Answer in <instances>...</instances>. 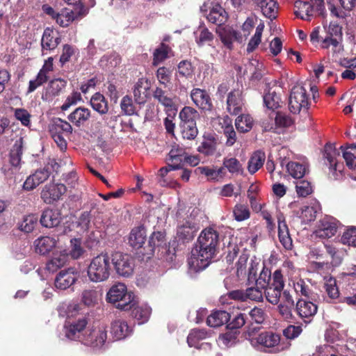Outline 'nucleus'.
<instances>
[{"mask_svg": "<svg viewBox=\"0 0 356 356\" xmlns=\"http://www.w3.org/2000/svg\"><path fill=\"white\" fill-rule=\"evenodd\" d=\"M218 242L219 236L215 229L207 228L202 231L188 259L189 268L194 272L204 270L215 256Z\"/></svg>", "mask_w": 356, "mask_h": 356, "instance_id": "nucleus-1", "label": "nucleus"}, {"mask_svg": "<svg viewBox=\"0 0 356 356\" xmlns=\"http://www.w3.org/2000/svg\"><path fill=\"white\" fill-rule=\"evenodd\" d=\"M42 10L62 27H67L72 22L80 20L88 13L87 8L82 5L79 7H74L73 9L65 8L60 12L56 11L48 5H44Z\"/></svg>", "mask_w": 356, "mask_h": 356, "instance_id": "nucleus-2", "label": "nucleus"}, {"mask_svg": "<svg viewBox=\"0 0 356 356\" xmlns=\"http://www.w3.org/2000/svg\"><path fill=\"white\" fill-rule=\"evenodd\" d=\"M106 300L116 304V307L127 310L136 305L135 296L128 291L127 286L121 282L113 284L106 293Z\"/></svg>", "mask_w": 356, "mask_h": 356, "instance_id": "nucleus-3", "label": "nucleus"}, {"mask_svg": "<svg viewBox=\"0 0 356 356\" xmlns=\"http://www.w3.org/2000/svg\"><path fill=\"white\" fill-rule=\"evenodd\" d=\"M111 271V258L107 254L102 253L91 260L87 274L91 282H101L108 279Z\"/></svg>", "mask_w": 356, "mask_h": 356, "instance_id": "nucleus-4", "label": "nucleus"}, {"mask_svg": "<svg viewBox=\"0 0 356 356\" xmlns=\"http://www.w3.org/2000/svg\"><path fill=\"white\" fill-rule=\"evenodd\" d=\"M249 340L254 348L263 351L273 348L274 351L279 352L287 347L281 342L280 335L270 332H261Z\"/></svg>", "mask_w": 356, "mask_h": 356, "instance_id": "nucleus-5", "label": "nucleus"}, {"mask_svg": "<svg viewBox=\"0 0 356 356\" xmlns=\"http://www.w3.org/2000/svg\"><path fill=\"white\" fill-rule=\"evenodd\" d=\"M111 260L120 276L128 277L133 275L135 264L131 255L117 252L112 254Z\"/></svg>", "mask_w": 356, "mask_h": 356, "instance_id": "nucleus-6", "label": "nucleus"}, {"mask_svg": "<svg viewBox=\"0 0 356 356\" xmlns=\"http://www.w3.org/2000/svg\"><path fill=\"white\" fill-rule=\"evenodd\" d=\"M309 98L305 88L302 86H295L289 99V109L294 114L299 113L302 109L307 110Z\"/></svg>", "mask_w": 356, "mask_h": 356, "instance_id": "nucleus-7", "label": "nucleus"}, {"mask_svg": "<svg viewBox=\"0 0 356 356\" xmlns=\"http://www.w3.org/2000/svg\"><path fill=\"white\" fill-rule=\"evenodd\" d=\"M309 2L298 1L295 3L294 13L304 20H309L315 11L322 15L324 10L323 0H310Z\"/></svg>", "mask_w": 356, "mask_h": 356, "instance_id": "nucleus-8", "label": "nucleus"}, {"mask_svg": "<svg viewBox=\"0 0 356 356\" xmlns=\"http://www.w3.org/2000/svg\"><path fill=\"white\" fill-rule=\"evenodd\" d=\"M107 339V332L104 326L88 329L81 339V341L86 346L95 350L102 349Z\"/></svg>", "mask_w": 356, "mask_h": 356, "instance_id": "nucleus-9", "label": "nucleus"}, {"mask_svg": "<svg viewBox=\"0 0 356 356\" xmlns=\"http://www.w3.org/2000/svg\"><path fill=\"white\" fill-rule=\"evenodd\" d=\"M79 277V273L74 268L61 270L55 277L54 286L57 290L65 291L70 289Z\"/></svg>", "mask_w": 356, "mask_h": 356, "instance_id": "nucleus-10", "label": "nucleus"}, {"mask_svg": "<svg viewBox=\"0 0 356 356\" xmlns=\"http://www.w3.org/2000/svg\"><path fill=\"white\" fill-rule=\"evenodd\" d=\"M338 221L332 216H325L318 222L314 234L320 238H329L335 235L337 231Z\"/></svg>", "mask_w": 356, "mask_h": 356, "instance_id": "nucleus-11", "label": "nucleus"}, {"mask_svg": "<svg viewBox=\"0 0 356 356\" xmlns=\"http://www.w3.org/2000/svg\"><path fill=\"white\" fill-rule=\"evenodd\" d=\"M327 36L323 41V47L328 48L333 47L334 52H339L342 50L341 40L342 36L341 27L337 23L331 22L327 29Z\"/></svg>", "mask_w": 356, "mask_h": 356, "instance_id": "nucleus-12", "label": "nucleus"}, {"mask_svg": "<svg viewBox=\"0 0 356 356\" xmlns=\"http://www.w3.org/2000/svg\"><path fill=\"white\" fill-rule=\"evenodd\" d=\"M248 257L249 255L247 253H242L240 255L238 260L236 262V274L237 279L235 280L236 282L244 278L247 275V273L248 275V280L254 279L257 274L259 263L252 260L250 263L248 271H247V263Z\"/></svg>", "mask_w": 356, "mask_h": 356, "instance_id": "nucleus-13", "label": "nucleus"}, {"mask_svg": "<svg viewBox=\"0 0 356 356\" xmlns=\"http://www.w3.org/2000/svg\"><path fill=\"white\" fill-rule=\"evenodd\" d=\"M51 172L49 168H43L35 170L25 179L22 189L25 191H31L40 184L44 182L49 177Z\"/></svg>", "mask_w": 356, "mask_h": 356, "instance_id": "nucleus-14", "label": "nucleus"}, {"mask_svg": "<svg viewBox=\"0 0 356 356\" xmlns=\"http://www.w3.org/2000/svg\"><path fill=\"white\" fill-rule=\"evenodd\" d=\"M340 152L332 144H327L324 148V158L327 161L326 165H329L330 171L332 173L334 179H338L339 173H341L342 165L338 163L337 158L339 156Z\"/></svg>", "mask_w": 356, "mask_h": 356, "instance_id": "nucleus-15", "label": "nucleus"}, {"mask_svg": "<svg viewBox=\"0 0 356 356\" xmlns=\"http://www.w3.org/2000/svg\"><path fill=\"white\" fill-rule=\"evenodd\" d=\"M66 192V187L63 184H50L46 185L41 191L40 197L46 204H53L60 200Z\"/></svg>", "mask_w": 356, "mask_h": 356, "instance_id": "nucleus-16", "label": "nucleus"}, {"mask_svg": "<svg viewBox=\"0 0 356 356\" xmlns=\"http://www.w3.org/2000/svg\"><path fill=\"white\" fill-rule=\"evenodd\" d=\"M216 33L223 44L229 49H232L234 42L243 41L241 33L229 26H218Z\"/></svg>", "mask_w": 356, "mask_h": 356, "instance_id": "nucleus-17", "label": "nucleus"}, {"mask_svg": "<svg viewBox=\"0 0 356 356\" xmlns=\"http://www.w3.org/2000/svg\"><path fill=\"white\" fill-rule=\"evenodd\" d=\"M149 245L152 248V253L155 254L157 252L158 256H162L169 250L166 243L165 234L163 232H153L149 237Z\"/></svg>", "mask_w": 356, "mask_h": 356, "instance_id": "nucleus-18", "label": "nucleus"}, {"mask_svg": "<svg viewBox=\"0 0 356 356\" xmlns=\"http://www.w3.org/2000/svg\"><path fill=\"white\" fill-rule=\"evenodd\" d=\"M296 309L298 315L305 322H309L311 318L316 314L318 307L314 302L301 299L297 302Z\"/></svg>", "mask_w": 356, "mask_h": 356, "instance_id": "nucleus-19", "label": "nucleus"}, {"mask_svg": "<svg viewBox=\"0 0 356 356\" xmlns=\"http://www.w3.org/2000/svg\"><path fill=\"white\" fill-rule=\"evenodd\" d=\"M277 223L280 242L286 250H290L293 248V242L283 214L277 215Z\"/></svg>", "mask_w": 356, "mask_h": 356, "instance_id": "nucleus-20", "label": "nucleus"}, {"mask_svg": "<svg viewBox=\"0 0 356 356\" xmlns=\"http://www.w3.org/2000/svg\"><path fill=\"white\" fill-rule=\"evenodd\" d=\"M86 325L87 321L83 318L72 323L65 324L64 327L65 337L70 340L80 339L81 341L84 335L82 334V331H83Z\"/></svg>", "mask_w": 356, "mask_h": 356, "instance_id": "nucleus-21", "label": "nucleus"}, {"mask_svg": "<svg viewBox=\"0 0 356 356\" xmlns=\"http://www.w3.org/2000/svg\"><path fill=\"white\" fill-rule=\"evenodd\" d=\"M191 97L193 103L202 110H210L212 104L211 98L206 90L194 88L191 92Z\"/></svg>", "mask_w": 356, "mask_h": 356, "instance_id": "nucleus-22", "label": "nucleus"}, {"mask_svg": "<svg viewBox=\"0 0 356 356\" xmlns=\"http://www.w3.org/2000/svg\"><path fill=\"white\" fill-rule=\"evenodd\" d=\"M61 220V213L58 209H47L40 217V223L43 227L51 228L58 226Z\"/></svg>", "mask_w": 356, "mask_h": 356, "instance_id": "nucleus-23", "label": "nucleus"}, {"mask_svg": "<svg viewBox=\"0 0 356 356\" xmlns=\"http://www.w3.org/2000/svg\"><path fill=\"white\" fill-rule=\"evenodd\" d=\"M132 330L127 323L122 319L113 321L111 325V334L114 339L121 340L128 337Z\"/></svg>", "mask_w": 356, "mask_h": 356, "instance_id": "nucleus-24", "label": "nucleus"}, {"mask_svg": "<svg viewBox=\"0 0 356 356\" xmlns=\"http://www.w3.org/2000/svg\"><path fill=\"white\" fill-rule=\"evenodd\" d=\"M68 260V254L65 251L54 252L51 258L46 264V269L51 273L56 272L58 269L64 267Z\"/></svg>", "mask_w": 356, "mask_h": 356, "instance_id": "nucleus-25", "label": "nucleus"}, {"mask_svg": "<svg viewBox=\"0 0 356 356\" xmlns=\"http://www.w3.org/2000/svg\"><path fill=\"white\" fill-rule=\"evenodd\" d=\"M241 95L239 90H235L229 93L227 99V109L230 114L237 115L242 111L243 103Z\"/></svg>", "mask_w": 356, "mask_h": 356, "instance_id": "nucleus-26", "label": "nucleus"}, {"mask_svg": "<svg viewBox=\"0 0 356 356\" xmlns=\"http://www.w3.org/2000/svg\"><path fill=\"white\" fill-rule=\"evenodd\" d=\"M261 9L263 15L269 19H275L278 12V3L275 0H251Z\"/></svg>", "mask_w": 356, "mask_h": 356, "instance_id": "nucleus-27", "label": "nucleus"}, {"mask_svg": "<svg viewBox=\"0 0 356 356\" xmlns=\"http://www.w3.org/2000/svg\"><path fill=\"white\" fill-rule=\"evenodd\" d=\"M195 172L204 175L209 181H219L226 176L224 168H210L209 166H200L195 169Z\"/></svg>", "mask_w": 356, "mask_h": 356, "instance_id": "nucleus-28", "label": "nucleus"}, {"mask_svg": "<svg viewBox=\"0 0 356 356\" xmlns=\"http://www.w3.org/2000/svg\"><path fill=\"white\" fill-rule=\"evenodd\" d=\"M59 42L60 38L58 37L56 33L51 29H46L41 40L43 54H45V51L53 50L56 48Z\"/></svg>", "mask_w": 356, "mask_h": 356, "instance_id": "nucleus-29", "label": "nucleus"}, {"mask_svg": "<svg viewBox=\"0 0 356 356\" xmlns=\"http://www.w3.org/2000/svg\"><path fill=\"white\" fill-rule=\"evenodd\" d=\"M294 307V300L287 290L284 291L283 297L277 309L283 318L289 320L292 317V309Z\"/></svg>", "mask_w": 356, "mask_h": 356, "instance_id": "nucleus-30", "label": "nucleus"}, {"mask_svg": "<svg viewBox=\"0 0 356 356\" xmlns=\"http://www.w3.org/2000/svg\"><path fill=\"white\" fill-rule=\"evenodd\" d=\"M198 230L197 224L195 222L186 220L177 227V236L179 239L191 241Z\"/></svg>", "mask_w": 356, "mask_h": 356, "instance_id": "nucleus-31", "label": "nucleus"}, {"mask_svg": "<svg viewBox=\"0 0 356 356\" xmlns=\"http://www.w3.org/2000/svg\"><path fill=\"white\" fill-rule=\"evenodd\" d=\"M185 151L178 145H172L169 154L168 161H169V167L171 169H179L181 168L183 162V156L184 157Z\"/></svg>", "mask_w": 356, "mask_h": 356, "instance_id": "nucleus-32", "label": "nucleus"}, {"mask_svg": "<svg viewBox=\"0 0 356 356\" xmlns=\"http://www.w3.org/2000/svg\"><path fill=\"white\" fill-rule=\"evenodd\" d=\"M207 333L203 330H193L189 333L187 342L189 346L195 347L197 348H210L208 343H202L199 345V341L207 338Z\"/></svg>", "mask_w": 356, "mask_h": 356, "instance_id": "nucleus-33", "label": "nucleus"}, {"mask_svg": "<svg viewBox=\"0 0 356 356\" xmlns=\"http://www.w3.org/2000/svg\"><path fill=\"white\" fill-rule=\"evenodd\" d=\"M66 81L62 79H56L50 81L46 92L42 95V99L46 101L51 100L57 96L65 87Z\"/></svg>", "mask_w": 356, "mask_h": 356, "instance_id": "nucleus-34", "label": "nucleus"}, {"mask_svg": "<svg viewBox=\"0 0 356 356\" xmlns=\"http://www.w3.org/2000/svg\"><path fill=\"white\" fill-rule=\"evenodd\" d=\"M146 240V232L143 227L134 228L129 236V245L135 249L141 248Z\"/></svg>", "mask_w": 356, "mask_h": 356, "instance_id": "nucleus-35", "label": "nucleus"}, {"mask_svg": "<svg viewBox=\"0 0 356 356\" xmlns=\"http://www.w3.org/2000/svg\"><path fill=\"white\" fill-rule=\"evenodd\" d=\"M221 168H224L225 171L227 170L232 175H241L244 172L242 163L235 157H225Z\"/></svg>", "mask_w": 356, "mask_h": 356, "instance_id": "nucleus-36", "label": "nucleus"}, {"mask_svg": "<svg viewBox=\"0 0 356 356\" xmlns=\"http://www.w3.org/2000/svg\"><path fill=\"white\" fill-rule=\"evenodd\" d=\"M207 18L210 22L221 26L220 25L226 21L227 15L225 10L221 6L214 4L210 9Z\"/></svg>", "mask_w": 356, "mask_h": 356, "instance_id": "nucleus-37", "label": "nucleus"}, {"mask_svg": "<svg viewBox=\"0 0 356 356\" xmlns=\"http://www.w3.org/2000/svg\"><path fill=\"white\" fill-rule=\"evenodd\" d=\"M229 318L230 316L228 312L216 311L207 317V323L210 327H217L227 323Z\"/></svg>", "mask_w": 356, "mask_h": 356, "instance_id": "nucleus-38", "label": "nucleus"}, {"mask_svg": "<svg viewBox=\"0 0 356 356\" xmlns=\"http://www.w3.org/2000/svg\"><path fill=\"white\" fill-rule=\"evenodd\" d=\"M56 241L49 236H43L34 242L35 252L40 254H45L55 247Z\"/></svg>", "mask_w": 356, "mask_h": 356, "instance_id": "nucleus-39", "label": "nucleus"}, {"mask_svg": "<svg viewBox=\"0 0 356 356\" xmlns=\"http://www.w3.org/2000/svg\"><path fill=\"white\" fill-rule=\"evenodd\" d=\"M266 159L265 154L261 151H256L250 156L248 163V170L250 174H254L264 165Z\"/></svg>", "mask_w": 356, "mask_h": 356, "instance_id": "nucleus-40", "label": "nucleus"}, {"mask_svg": "<svg viewBox=\"0 0 356 356\" xmlns=\"http://www.w3.org/2000/svg\"><path fill=\"white\" fill-rule=\"evenodd\" d=\"M90 115V111L88 108L79 107L69 115L68 120L74 125L79 127L89 119Z\"/></svg>", "mask_w": 356, "mask_h": 356, "instance_id": "nucleus-41", "label": "nucleus"}, {"mask_svg": "<svg viewBox=\"0 0 356 356\" xmlns=\"http://www.w3.org/2000/svg\"><path fill=\"white\" fill-rule=\"evenodd\" d=\"M148 86L146 81L141 79H139L135 84L134 88V96L135 101L138 104H143L145 102L147 97Z\"/></svg>", "mask_w": 356, "mask_h": 356, "instance_id": "nucleus-42", "label": "nucleus"}, {"mask_svg": "<svg viewBox=\"0 0 356 356\" xmlns=\"http://www.w3.org/2000/svg\"><path fill=\"white\" fill-rule=\"evenodd\" d=\"M265 106L271 110H275L280 106L282 102L280 95L276 89L270 88L264 96Z\"/></svg>", "mask_w": 356, "mask_h": 356, "instance_id": "nucleus-43", "label": "nucleus"}, {"mask_svg": "<svg viewBox=\"0 0 356 356\" xmlns=\"http://www.w3.org/2000/svg\"><path fill=\"white\" fill-rule=\"evenodd\" d=\"M319 209V205L317 203H313L310 205L304 206L301 209L300 218L305 223L313 221L316 219V214Z\"/></svg>", "mask_w": 356, "mask_h": 356, "instance_id": "nucleus-44", "label": "nucleus"}, {"mask_svg": "<svg viewBox=\"0 0 356 356\" xmlns=\"http://www.w3.org/2000/svg\"><path fill=\"white\" fill-rule=\"evenodd\" d=\"M289 286H292L295 292L300 296H309V287L305 283V282L300 278L294 276L289 279Z\"/></svg>", "mask_w": 356, "mask_h": 356, "instance_id": "nucleus-45", "label": "nucleus"}, {"mask_svg": "<svg viewBox=\"0 0 356 356\" xmlns=\"http://www.w3.org/2000/svg\"><path fill=\"white\" fill-rule=\"evenodd\" d=\"M293 124V120L288 115L277 113L275 117V123L271 124H266L263 122L265 130L270 131L275 127H288Z\"/></svg>", "mask_w": 356, "mask_h": 356, "instance_id": "nucleus-46", "label": "nucleus"}, {"mask_svg": "<svg viewBox=\"0 0 356 356\" xmlns=\"http://www.w3.org/2000/svg\"><path fill=\"white\" fill-rule=\"evenodd\" d=\"M232 122V120L228 116L220 119V123L222 124L224 134L227 138V144L229 146L232 145L236 141V133L234 130Z\"/></svg>", "mask_w": 356, "mask_h": 356, "instance_id": "nucleus-47", "label": "nucleus"}, {"mask_svg": "<svg viewBox=\"0 0 356 356\" xmlns=\"http://www.w3.org/2000/svg\"><path fill=\"white\" fill-rule=\"evenodd\" d=\"M287 170L293 178L300 179L306 174L308 166L306 163L290 162L287 164Z\"/></svg>", "mask_w": 356, "mask_h": 356, "instance_id": "nucleus-48", "label": "nucleus"}, {"mask_svg": "<svg viewBox=\"0 0 356 356\" xmlns=\"http://www.w3.org/2000/svg\"><path fill=\"white\" fill-rule=\"evenodd\" d=\"M152 309L149 306L147 305H142L136 307L132 312V314L138 321V324H143L148 321Z\"/></svg>", "mask_w": 356, "mask_h": 356, "instance_id": "nucleus-49", "label": "nucleus"}, {"mask_svg": "<svg viewBox=\"0 0 356 356\" xmlns=\"http://www.w3.org/2000/svg\"><path fill=\"white\" fill-rule=\"evenodd\" d=\"M265 25L263 22H260V23L257 26L255 33L254 35L250 40L248 46H247V51L248 53L252 52L256 48L259 46L261 41V35L264 31Z\"/></svg>", "mask_w": 356, "mask_h": 356, "instance_id": "nucleus-50", "label": "nucleus"}, {"mask_svg": "<svg viewBox=\"0 0 356 356\" xmlns=\"http://www.w3.org/2000/svg\"><path fill=\"white\" fill-rule=\"evenodd\" d=\"M100 300L99 292L94 289L84 290L82 293V302L87 307H95Z\"/></svg>", "mask_w": 356, "mask_h": 356, "instance_id": "nucleus-51", "label": "nucleus"}, {"mask_svg": "<svg viewBox=\"0 0 356 356\" xmlns=\"http://www.w3.org/2000/svg\"><path fill=\"white\" fill-rule=\"evenodd\" d=\"M342 150L343 157L346 161V165L350 169L356 168V149L354 145L343 148V146L340 147Z\"/></svg>", "mask_w": 356, "mask_h": 356, "instance_id": "nucleus-52", "label": "nucleus"}, {"mask_svg": "<svg viewBox=\"0 0 356 356\" xmlns=\"http://www.w3.org/2000/svg\"><path fill=\"white\" fill-rule=\"evenodd\" d=\"M154 97L162 105L168 108V111H172L175 114L176 109L172 99L165 95V92L160 88H156L154 92Z\"/></svg>", "mask_w": 356, "mask_h": 356, "instance_id": "nucleus-53", "label": "nucleus"}, {"mask_svg": "<svg viewBox=\"0 0 356 356\" xmlns=\"http://www.w3.org/2000/svg\"><path fill=\"white\" fill-rule=\"evenodd\" d=\"M181 132L182 137L188 140L194 139L197 135V129L195 121L191 122H181Z\"/></svg>", "mask_w": 356, "mask_h": 356, "instance_id": "nucleus-54", "label": "nucleus"}, {"mask_svg": "<svg viewBox=\"0 0 356 356\" xmlns=\"http://www.w3.org/2000/svg\"><path fill=\"white\" fill-rule=\"evenodd\" d=\"M253 125V120L249 115H239L235 120L236 129L241 132L249 131Z\"/></svg>", "mask_w": 356, "mask_h": 356, "instance_id": "nucleus-55", "label": "nucleus"}, {"mask_svg": "<svg viewBox=\"0 0 356 356\" xmlns=\"http://www.w3.org/2000/svg\"><path fill=\"white\" fill-rule=\"evenodd\" d=\"M324 288L330 299H336L339 296V291L336 280L332 277H325Z\"/></svg>", "mask_w": 356, "mask_h": 356, "instance_id": "nucleus-56", "label": "nucleus"}, {"mask_svg": "<svg viewBox=\"0 0 356 356\" xmlns=\"http://www.w3.org/2000/svg\"><path fill=\"white\" fill-rule=\"evenodd\" d=\"M90 104L94 110L101 114H104L108 111L107 103L102 95L96 93L90 99Z\"/></svg>", "mask_w": 356, "mask_h": 356, "instance_id": "nucleus-57", "label": "nucleus"}, {"mask_svg": "<svg viewBox=\"0 0 356 356\" xmlns=\"http://www.w3.org/2000/svg\"><path fill=\"white\" fill-rule=\"evenodd\" d=\"M195 40L199 45H203L205 43L213 40V34L209 31L204 26H200L195 31Z\"/></svg>", "mask_w": 356, "mask_h": 356, "instance_id": "nucleus-58", "label": "nucleus"}, {"mask_svg": "<svg viewBox=\"0 0 356 356\" xmlns=\"http://www.w3.org/2000/svg\"><path fill=\"white\" fill-rule=\"evenodd\" d=\"M171 54L170 48L165 44H161L154 53L153 64L158 65L165 59L168 58Z\"/></svg>", "mask_w": 356, "mask_h": 356, "instance_id": "nucleus-59", "label": "nucleus"}, {"mask_svg": "<svg viewBox=\"0 0 356 356\" xmlns=\"http://www.w3.org/2000/svg\"><path fill=\"white\" fill-rule=\"evenodd\" d=\"M38 220L34 214L26 216L19 224V229L26 233L31 232L37 225Z\"/></svg>", "mask_w": 356, "mask_h": 356, "instance_id": "nucleus-60", "label": "nucleus"}, {"mask_svg": "<svg viewBox=\"0 0 356 356\" xmlns=\"http://www.w3.org/2000/svg\"><path fill=\"white\" fill-rule=\"evenodd\" d=\"M218 143L214 138L205 139L197 148L198 152L205 155H212L215 153Z\"/></svg>", "mask_w": 356, "mask_h": 356, "instance_id": "nucleus-61", "label": "nucleus"}, {"mask_svg": "<svg viewBox=\"0 0 356 356\" xmlns=\"http://www.w3.org/2000/svg\"><path fill=\"white\" fill-rule=\"evenodd\" d=\"M22 142H16L10 153V163L14 167H18L21 162L22 154Z\"/></svg>", "mask_w": 356, "mask_h": 356, "instance_id": "nucleus-62", "label": "nucleus"}, {"mask_svg": "<svg viewBox=\"0 0 356 356\" xmlns=\"http://www.w3.org/2000/svg\"><path fill=\"white\" fill-rule=\"evenodd\" d=\"M264 289L266 300L273 305H277L280 300L282 290L270 285Z\"/></svg>", "mask_w": 356, "mask_h": 356, "instance_id": "nucleus-63", "label": "nucleus"}, {"mask_svg": "<svg viewBox=\"0 0 356 356\" xmlns=\"http://www.w3.org/2000/svg\"><path fill=\"white\" fill-rule=\"evenodd\" d=\"M341 241L343 244L356 247V227L347 229L343 232Z\"/></svg>", "mask_w": 356, "mask_h": 356, "instance_id": "nucleus-64", "label": "nucleus"}]
</instances>
